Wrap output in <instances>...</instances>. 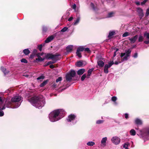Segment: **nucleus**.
<instances>
[{
	"mask_svg": "<svg viewBox=\"0 0 149 149\" xmlns=\"http://www.w3.org/2000/svg\"><path fill=\"white\" fill-rule=\"evenodd\" d=\"M28 100L32 105L39 109L43 107L45 103L44 98L41 95L32 97Z\"/></svg>",
	"mask_w": 149,
	"mask_h": 149,
	"instance_id": "nucleus-1",
	"label": "nucleus"
},
{
	"mask_svg": "<svg viewBox=\"0 0 149 149\" xmlns=\"http://www.w3.org/2000/svg\"><path fill=\"white\" fill-rule=\"evenodd\" d=\"M65 112L62 109L54 110L51 112L49 115L50 121L52 122L56 121L63 117Z\"/></svg>",
	"mask_w": 149,
	"mask_h": 149,
	"instance_id": "nucleus-2",
	"label": "nucleus"
},
{
	"mask_svg": "<svg viewBox=\"0 0 149 149\" xmlns=\"http://www.w3.org/2000/svg\"><path fill=\"white\" fill-rule=\"evenodd\" d=\"M4 100H7L11 102V108H16L20 106L23 101V98L20 96L17 95L13 97L11 99V101L8 99Z\"/></svg>",
	"mask_w": 149,
	"mask_h": 149,
	"instance_id": "nucleus-3",
	"label": "nucleus"
},
{
	"mask_svg": "<svg viewBox=\"0 0 149 149\" xmlns=\"http://www.w3.org/2000/svg\"><path fill=\"white\" fill-rule=\"evenodd\" d=\"M11 102L8 100H5L4 99L0 97V117L3 116L4 113L2 111L6 107L7 108H11Z\"/></svg>",
	"mask_w": 149,
	"mask_h": 149,
	"instance_id": "nucleus-4",
	"label": "nucleus"
},
{
	"mask_svg": "<svg viewBox=\"0 0 149 149\" xmlns=\"http://www.w3.org/2000/svg\"><path fill=\"white\" fill-rule=\"evenodd\" d=\"M131 50L130 49H126L124 53H121L120 56L122 58L120 61L118 60V61H116L114 63L116 65H118L119 63H121L124 61L127 60L130 56Z\"/></svg>",
	"mask_w": 149,
	"mask_h": 149,
	"instance_id": "nucleus-5",
	"label": "nucleus"
},
{
	"mask_svg": "<svg viewBox=\"0 0 149 149\" xmlns=\"http://www.w3.org/2000/svg\"><path fill=\"white\" fill-rule=\"evenodd\" d=\"M59 56V55L57 54L53 55L50 54H47L45 56L46 58L47 59H51L52 60V61L48 62L46 65H45V66H47L56 63L57 61L58 60V57Z\"/></svg>",
	"mask_w": 149,
	"mask_h": 149,
	"instance_id": "nucleus-6",
	"label": "nucleus"
},
{
	"mask_svg": "<svg viewBox=\"0 0 149 149\" xmlns=\"http://www.w3.org/2000/svg\"><path fill=\"white\" fill-rule=\"evenodd\" d=\"M140 132L142 138L149 139V127L143 129Z\"/></svg>",
	"mask_w": 149,
	"mask_h": 149,
	"instance_id": "nucleus-7",
	"label": "nucleus"
},
{
	"mask_svg": "<svg viewBox=\"0 0 149 149\" xmlns=\"http://www.w3.org/2000/svg\"><path fill=\"white\" fill-rule=\"evenodd\" d=\"M76 72L74 70H71L69 73L66 76V79L67 81H70L71 80L72 77L75 75Z\"/></svg>",
	"mask_w": 149,
	"mask_h": 149,
	"instance_id": "nucleus-8",
	"label": "nucleus"
},
{
	"mask_svg": "<svg viewBox=\"0 0 149 149\" xmlns=\"http://www.w3.org/2000/svg\"><path fill=\"white\" fill-rule=\"evenodd\" d=\"M76 116L74 114H71L69 115L68 118L67 119V121L68 122H72V125H74L77 122V121H74L76 118Z\"/></svg>",
	"mask_w": 149,
	"mask_h": 149,
	"instance_id": "nucleus-9",
	"label": "nucleus"
},
{
	"mask_svg": "<svg viewBox=\"0 0 149 149\" xmlns=\"http://www.w3.org/2000/svg\"><path fill=\"white\" fill-rule=\"evenodd\" d=\"M114 64L113 61H111L109 62L108 64H106L105 65L104 68V72L107 74L109 72L108 69L111 67V66Z\"/></svg>",
	"mask_w": 149,
	"mask_h": 149,
	"instance_id": "nucleus-10",
	"label": "nucleus"
},
{
	"mask_svg": "<svg viewBox=\"0 0 149 149\" xmlns=\"http://www.w3.org/2000/svg\"><path fill=\"white\" fill-rule=\"evenodd\" d=\"M112 142L115 145L119 144L120 142V139L119 137L117 136L113 137L111 139Z\"/></svg>",
	"mask_w": 149,
	"mask_h": 149,
	"instance_id": "nucleus-11",
	"label": "nucleus"
},
{
	"mask_svg": "<svg viewBox=\"0 0 149 149\" xmlns=\"http://www.w3.org/2000/svg\"><path fill=\"white\" fill-rule=\"evenodd\" d=\"M97 63L98 65L101 68L103 67L104 65V63L102 60L104 61V58H99V57H97Z\"/></svg>",
	"mask_w": 149,
	"mask_h": 149,
	"instance_id": "nucleus-12",
	"label": "nucleus"
},
{
	"mask_svg": "<svg viewBox=\"0 0 149 149\" xmlns=\"http://www.w3.org/2000/svg\"><path fill=\"white\" fill-rule=\"evenodd\" d=\"M86 64V61H81L77 62L76 65L79 67H81L84 66Z\"/></svg>",
	"mask_w": 149,
	"mask_h": 149,
	"instance_id": "nucleus-13",
	"label": "nucleus"
},
{
	"mask_svg": "<svg viewBox=\"0 0 149 149\" xmlns=\"http://www.w3.org/2000/svg\"><path fill=\"white\" fill-rule=\"evenodd\" d=\"M137 12L139 13V15L141 19L143 16V14L142 10L140 8H137Z\"/></svg>",
	"mask_w": 149,
	"mask_h": 149,
	"instance_id": "nucleus-14",
	"label": "nucleus"
},
{
	"mask_svg": "<svg viewBox=\"0 0 149 149\" xmlns=\"http://www.w3.org/2000/svg\"><path fill=\"white\" fill-rule=\"evenodd\" d=\"M107 140V138L105 137L102 138L101 141V143L102 144V146L103 147H104L106 145V142Z\"/></svg>",
	"mask_w": 149,
	"mask_h": 149,
	"instance_id": "nucleus-15",
	"label": "nucleus"
},
{
	"mask_svg": "<svg viewBox=\"0 0 149 149\" xmlns=\"http://www.w3.org/2000/svg\"><path fill=\"white\" fill-rule=\"evenodd\" d=\"M138 38V36L137 35H135L134 37L129 39V40L132 43H134L137 39Z\"/></svg>",
	"mask_w": 149,
	"mask_h": 149,
	"instance_id": "nucleus-16",
	"label": "nucleus"
},
{
	"mask_svg": "<svg viewBox=\"0 0 149 149\" xmlns=\"http://www.w3.org/2000/svg\"><path fill=\"white\" fill-rule=\"evenodd\" d=\"M54 38L53 36H51L48 37L45 40V42L46 43H49Z\"/></svg>",
	"mask_w": 149,
	"mask_h": 149,
	"instance_id": "nucleus-17",
	"label": "nucleus"
},
{
	"mask_svg": "<svg viewBox=\"0 0 149 149\" xmlns=\"http://www.w3.org/2000/svg\"><path fill=\"white\" fill-rule=\"evenodd\" d=\"M135 123L138 125H141L142 124V122L141 120L138 118H137L135 120Z\"/></svg>",
	"mask_w": 149,
	"mask_h": 149,
	"instance_id": "nucleus-18",
	"label": "nucleus"
},
{
	"mask_svg": "<svg viewBox=\"0 0 149 149\" xmlns=\"http://www.w3.org/2000/svg\"><path fill=\"white\" fill-rule=\"evenodd\" d=\"M73 46L72 45H69L66 47V50L68 52H70L73 49Z\"/></svg>",
	"mask_w": 149,
	"mask_h": 149,
	"instance_id": "nucleus-19",
	"label": "nucleus"
},
{
	"mask_svg": "<svg viewBox=\"0 0 149 149\" xmlns=\"http://www.w3.org/2000/svg\"><path fill=\"white\" fill-rule=\"evenodd\" d=\"M85 72V70L84 69H81L79 70L77 72V74L79 75L82 74Z\"/></svg>",
	"mask_w": 149,
	"mask_h": 149,
	"instance_id": "nucleus-20",
	"label": "nucleus"
},
{
	"mask_svg": "<svg viewBox=\"0 0 149 149\" xmlns=\"http://www.w3.org/2000/svg\"><path fill=\"white\" fill-rule=\"evenodd\" d=\"M1 70L3 72L5 75L9 72V71L7 70L6 69L3 67H1Z\"/></svg>",
	"mask_w": 149,
	"mask_h": 149,
	"instance_id": "nucleus-21",
	"label": "nucleus"
},
{
	"mask_svg": "<svg viewBox=\"0 0 149 149\" xmlns=\"http://www.w3.org/2000/svg\"><path fill=\"white\" fill-rule=\"evenodd\" d=\"M38 58H36V60L40 62L44 61L45 58V57L44 58H42L40 56H37Z\"/></svg>",
	"mask_w": 149,
	"mask_h": 149,
	"instance_id": "nucleus-22",
	"label": "nucleus"
},
{
	"mask_svg": "<svg viewBox=\"0 0 149 149\" xmlns=\"http://www.w3.org/2000/svg\"><path fill=\"white\" fill-rule=\"evenodd\" d=\"M94 70L93 68H91L88 71V74L87 75L86 77L87 78H89L90 76H91L92 72Z\"/></svg>",
	"mask_w": 149,
	"mask_h": 149,
	"instance_id": "nucleus-23",
	"label": "nucleus"
},
{
	"mask_svg": "<svg viewBox=\"0 0 149 149\" xmlns=\"http://www.w3.org/2000/svg\"><path fill=\"white\" fill-rule=\"evenodd\" d=\"M115 32L114 31H110L109 33V34L108 36V38H111V37L114 35Z\"/></svg>",
	"mask_w": 149,
	"mask_h": 149,
	"instance_id": "nucleus-24",
	"label": "nucleus"
},
{
	"mask_svg": "<svg viewBox=\"0 0 149 149\" xmlns=\"http://www.w3.org/2000/svg\"><path fill=\"white\" fill-rule=\"evenodd\" d=\"M117 99V98L116 96H113L111 97V100L114 102V104L117 105L118 104L116 102Z\"/></svg>",
	"mask_w": 149,
	"mask_h": 149,
	"instance_id": "nucleus-25",
	"label": "nucleus"
},
{
	"mask_svg": "<svg viewBox=\"0 0 149 149\" xmlns=\"http://www.w3.org/2000/svg\"><path fill=\"white\" fill-rule=\"evenodd\" d=\"M84 48L83 46H80L78 47L77 49V51L82 52L84 51Z\"/></svg>",
	"mask_w": 149,
	"mask_h": 149,
	"instance_id": "nucleus-26",
	"label": "nucleus"
},
{
	"mask_svg": "<svg viewBox=\"0 0 149 149\" xmlns=\"http://www.w3.org/2000/svg\"><path fill=\"white\" fill-rule=\"evenodd\" d=\"M130 145V143L128 142H127L124 144L123 145V147L125 149H128V147Z\"/></svg>",
	"mask_w": 149,
	"mask_h": 149,
	"instance_id": "nucleus-27",
	"label": "nucleus"
},
{
	"mask_svg": "<svg viewBox=\"0 0 149 149\" xmlns=\"http://www.w3.org/2000/svg\"><path fill=\"white\" fill-rule=\"evenodd\" d=\"M23 52L26 55H28L29 54L30 51L28 49H24L23 51Z\"/></svg>",
	"mask_w": 149,
	"mask_h": 149,
	"instance_id": "nucleus-28",
	"label": "nucleus"
},
{
	"mask_svg": "<svg viewBox=\"0 0 149 149\" xmlns=\"http://www.w3.org/2000/svg\"><path fill=\"white\" fill-rule=\"evenodd\" d=\"M130 133L131 135L134 136L136 134V132L134 130L132 129L130 131Z\"/></svg>",
	"mask_w": 149,
	"mask_h": 149,
	"instance_id": "nucleus-29",
	"label": "nucleus"
},
{
	"mask_svg": "<svg viewBox=\"0 0 149 149\" xmlns=\"http://www.w3.org/2000/svg\"><path fill=\"white\" fill-rule=\"evenodd\" d=\"M87 145L88 146H93L95 145V143L93 141H89L87 143Z\"/></svg>",
	"mask_w": 149,
	"mask_h": 149,
	"instance_id": "nucleus-30",
	"label": "nucleus"
},
{
	"mask_svg": "<svg viewBox=\"0 0 149 149\" xmlns=\"http://www.w3.org/2000/svg\"><path fill=\"white\" fill-rule=\"evenodd\" d=\"M80 20V18L79 17H77L76 20L75 21V22L73 23V25H76L79 22Z\"/></svg>",
	"mask_w": 149,
	"mask_h": 149,
	"instance_id": "nucleus-31",
	"label": "nucleus"
},
{
	"mask_svg": "<svg viewBox=\"0 0 149 149\" xmlns=\"http://www.w3.org/2000/svg\"><path fill=\"white\" fill-rule=\"evenodd\" d=\"M47 30V27L45 26H43L42 27V33L44 34L45 33Z\"/></svg>",
	"mask_w": 149,
	"mask_h": 149,
	"instance_id": "nucleus-32",
	"label": "nucleus"
},
{
	"mask_svg": "<svg viewBox=\"0 0 149 149\" xmlns=\"http://www.w3.org/2000/svg\"><path fill=\"white\" fill-rule=\"evenodd\" d=\"M144 36L147 39H149V33L146 32L144 33Z\"/></svg>",
	"mask_w": 149,
	"mask_h": 149,
	"instance_id": "nucleus-33",
	"label": "nucleus"
},
{
	"mask_svg": "<svg viewBox=\"0 0 149 149\" xmlns=\"http://www.w3.org/2000/svg\"><path fill=\"white\" fill-rule=\"evenodd\" d=\"M143 40V37L142 36H140L139 38L138 41L139 42H142Z\"/></svg>",
	"mask_w": 149,
	"mask_h": 149,
	"instance_id": "nucleus-34",
	"label": "nucleus"
},
{
	"mask_svg": "<svg viewBox=\"0 0 149 149\" xmlns=\"http://www.w3.org/2000/svg\"><path fill=\"white\" fill-rule=\"evenodd\" d=\"M62 78L61 77H59L56 80V82L57 83L59 82V83H60V81L62 80Z\"/></svg>",
	"mask_w": 149,
	"mask_h": 149,
	"instance_id": "nucleus-35",
	"label": "nucleus"
},
{
	"mask_svg": "<svg viewBox=\"0 0 149 149\" xmlns=\"http://www.w3.org/2000/svg\"><path fill=\"white\" fill-rule=\"evenodd\" d=\"M76 54L78 56L79 58H81V54L80 52L79 51H77V52H76Z\"/></svg>",
	"mask_w": 149,
	"mask_h": 149,
	"instance_id": "nucleus-36",
	"label": "nucleus"
},
{
	"mask_svg": "<svg viewBox=\"0 0 149 149\" xmlns=\"http://www.w3.org/2000/svg\"><path fill=\"white\" fill-rule=\"evenodd\" d=\"M68 28L66 27H64L60 31V32H64L66 31L68 29Z\"/></svg>",
	"mask_w": 149,
	"mask_h": 149,
	"instance_id": "nucleus-37",
	"label": "nucleus"
},
{
	"mask_svg": "<svg viewBox=\"0 0 149 149\" xmlns=\"http://www.w3.org/2000/svg\"><path fill=\"white\" fill-rule=\"evenodd\" d=\"M113 13L112 12H111L108 14L107 17H110L113 16Z\"/></svg>",
	"mask_w": 149,
	"mask_h": 149,
	"instance_id": "nucleus-38",
	"label": "nucleus"
},
{
	"mask_svg": "<svg viewBox=\"0 0 149 149\" xmlns=\"http://www.w3.org/2000/svg\"><path fill=\"white\" fill-rule=\"evenodd\" d=\"M103 122V120H98L96 121V123L97 124H100Z\"/></svg>",
	"mask_w": 149,
	"mask_h": 149,
	"instance_id": "nucleus-39",
	"label": "nucleus"
},
{
	"mask_svg": "<svg viewBox=\"0 0 149 149\" xmlns=\"http://www.w3.org/2000/svg\"><path fill=\"white\" fill-rule=\"evenodd\" d=\"M129 35L128 32H125L123 34L122 36L123 37H125Z\"/></svg>",
	"mask_w": 149,
	"mask_h": 149,
	"instance_id": "nucleus-40",
	"label": "nucleus"
},
{
	"mask_svg": "<svg viewBox=\"0 0 149 149\" xmlns=\"http://www.w3.org/2000/svg\"><path fill=\"white\" fill-rule=\"evenodd\" d=\"M86 77V76L85 74H84L81 77V80L82 81H83Z\"/></svg>",
	"mask_w": 149,
	"mask_h": 149,
	"instance_id": "nucleus-41",
	"label": "nucleus"
},
{
	"mask_svg": "<svg viewBox=\"0 0 149 149\" xmlns=\"http://www.w3.org/2000/svg\"><path fill=\"white\" fill-rule=\"evenodd\" d=\"M77 7L76 5L75 4H74L73 6H72V8L74 10L75 12L76 11V8Z\"/></svg>",
	"mask_w": 149,
	"mask_h": 149,
	"instance_id": "nucleus-42",
	"label": "nucleus"
},
{
	"mask_svg": "<svg viewBox=\"0 0 149 149\" xmlns=\"http://www.w3.org/2000/svg\"><path fill=\"white\" fill-rule=\"evenodd\" d=\"M21 62L26 63L28 62V61L26 60L24 58H22L21 60Z\"/></svg>",
	"mask_w": 149,
	"mask_h": 149,
	"instance_id": "nucleus-43",
	"label": "nucleus"
},
{
	"mask_svg": "<svg viewBox=\"0 0 149 149\" xmlns=\"http://www.w3.org/2000/svg\"><path fill=\"white\" fill-rule=\"evenodd\" d=\"M47 83V82L46 81H44L43 82H42L41 84L40 85V87H42L44 86Z\"/></svg>",
	"mask_w": 149,
	"mask_h": 149,
	"instance_id": "nucleus-44",
	"label": "nucleus"
},
{
	"mask_svg": "<svg viewBox=\"0 0 149 149\" xmlns=\"http://www.w3.org/2000/svg\"><path fill=\"white\" fill-rule=\"evenodd\" d=\"M42 44L39 45L38 46V48L39 50L40 51H42Z\"/></svg>",
	"mask_w": 149,
	"mask_h": 149,
	"instance_id": "nucleus-45",
	"label": "nucleus"
},
{
	"mask_svg": "<svg viewBox=\"0 0 149 149\" xmlns=\"http://www.w3.org/2000/svg\"><path fill=\"white\" fill-rule=\"evenodd\" d=\"M149 15V8L146 10V17H148Z\"/></svg>",
	"mask_w": 149,
	"mask_h": 149,
	"instance_id": "nucleus-46",
	"label": "nucleus"
},
{
	"mask_svg": "<svg viewBox=\"0 0 149 149\" xmlns=\"http://www.w3.org/2000/svg\"><path fill=\"white\" fill-rule=\"evenodd\" d=\"M84 50L85 51L87 52L88 53L90 52V50L89 48H84Z\"/></svg>",
	"mask_w": 149,
	"mask_h": 149,
	"instance_id": "nucleus-47",
	"label": "nucleus"
},
{
	"mask_svg": "<svg viewBox=\"0 0 149 149\" xmlns=\"http://www.w3.org/2000/svg\"><path fill=\"white\" fill-rule=\"evenodd\" d=\"M91 6L93 10H95V8L94 7V5L93 3H91Z\"/></svg>",
	"mask_w": 149,
	"mask_h": 149,
	"instance_id": "nucleus-48",
	"label": "nucleus"
},
{
	"mask_svg": "<svg viewBox=\"0 0 149 149\" xmlns=\"http://www.w3.org/2000/svg\"><path fill=\"white\" fill-rule=\"evenodd\" d=\"M137 56H138V54L137 53H135L134 54V55L133 56V57L135 58H137Z\"/></svg>",
	"mask_w": 149,
	"mask_h": 149,
	"instance_id": "nucleus-49",
	"label": "nucleus"
},
{
	"mask_svg": "<svg viewBox=\"0 0 149 149\" xmlns=\"http://www.w3.org/2000/svg\"><path fill=\"white\" fill-rule=\"evenodd\" d=\"M44 54V53H38L37 55V56H42V55Z\"/></svg>",
	"mask_w": 149,
	"mask_h": 149,
	"instance_id": "nucleus-50",
	"label": "nucleus"
},
{
	"mask_svg": "<svg viewBox=\"0 0 149 149\" xmlns=\"http://www.w3.org/2000/svg\"><path fill=\"white\" fill-rule=\"evenodd\" d=\"M147 0H144L143 2H141V4L142 5H143L145 3L147 2Z\"/></svg>",
	"mask_w": 149,
	"mask_h": 149,
	"instance_id": "nucleus-51",
	"label": "nucleus"
},
{
	"mask_svg": "<svg viewBox=\"0 0 149 149\" xmlns=\"http://www.w3.org/2000/svg\"><path fill=\"white\" fill-rule=\"evenodd\" d=\"M44 78L43 76H40L37 78V80H40L41 79H43Z\"/></svg>",
	"mask_w": 149,
	"mask_h": 149,
	"instance_id": "nucleus-52",
	"label": "nucleus"
},
{
	"mask_svg": "<svg viewBox=\"0 0 149 149\" xmlns=\"http://www.w3.org/2000/svg\"><path fill=\"white\" fill-rule=\"evenodd\" d=\"M128 117V115L127 113H125V118H126V119H127Z\"/></svg>",
	"mask_w": 149,
	"mask_h": 149,
	"instance_id": "nucleus-53",
	"label": "nucleus"
},
{
	"mask_svg": "<svg viewBox=\"0 0 149 149\" xmlns=\"http://www.w3.org/2000/svg\"><path fill=\"white\" fill-rule=\"evenodd\" d=\"M73 19V18L72 17H70L68 19V21H72Z\"/></svg>",
	"mask_w": 149,
	"mask_h": 149,
	"instance_id": "nucleus-54",
	"label": "nucleus"
},
{
	"mask_svg": "<svg viewBox=\"0 0 149 149\" xmlns=\"http://www.w3.org/2000/svg\"><path fill=\"white\" fill-rule=\"evenodd\" d=\"M144 43H146V44H148L149 43V40L147 41H144Z\"/></svg>",
	"mask_w": 149,
	"mask_h": 149,
	"instance_id": "nucleus-55",
	"label": "nucleus"
},
{
	"mask_svg": "<svg viewBox=\"0 0 149 149\" xmlns=\"http://www.w3.org/2000/svg\"><path fill=\"white\" fill-rule=\"evenodd\" d=\"M50 68H54V66L53 65H50Z\"/></svg>",
	"mask_w": 149,
	"mask_h": 149,
	"instance_id": "nucleus-56",
	"label": "nucleus"
},
{
	"mask_svg": "<svg viewBox=\"0 0 149 149\" xmlns=\"http://www.w3.org/2000/svg\"><path fill=\"white\" fill-rule=\"evenodd\" d=\"M136 3L137 5H140V2H136Z\"/></svg>",
	"mask_w": 149,
	"mask_h": 149,
	"instance_id": "nucleus-57",
	"label": "nucleus"
},
{
	"mask_svg": "<svg viewBox=\"0 0 149 149\" xmlns=\"http://www.w3.org/2000/svg\"><path fill=\"white\" fill-rule=\"evenodd\" d=\"M116 52H115L114 53V54H113V57H115V56H116Z\"/></svg>",
	"mask_w": 149,
	"mask_h": 149,
	"instance_id": "nucleus-58",
	"label": "nucleus"
},
{
	"mask_svg": "<svg viewBox=\"0 0 149 149\" xmlns=\"http://www.w3.org/2000/svg\"><path fill=\"white\" fill-rule=\"evenodd\" d=\"M53 86L54 87H56V85L55 84H53Z\"/></svg>",
	"mask_w": 149,
	"mask_h": 149,
	"instance_id": "nucleus-59",
	"label": "nucleus"
},
{
	"mask_svg": "<svg viewBox=\"0 0 149 149\" xmlns=\"http://www.w3.org/2000/svg\"><path fill=\"white\" fill-rule=\"evenodd\" d=\"M118 50V49H116V51H115V52H117Z\"/></svg>",
	"mask_w": 149,
	"mask_h": 149,
	"instance_id": "nucleus-60",
	"label": "nucleus"
},
{
	"mask_svg": "<svg viewBox=\"0 0 149 149\" xmlns=\"http://www.w3.org/2000/svg\"><path fill=\"white\" fill-rule=\"evenodd\" d=\"M97 57H99V58H102L101 56H98Z\"/></svg>",
	"mask_w": 149,
	"mask_h": 149,
	"instance_id": "nucleus-61",
	"label": "nucleus"
}]
</instances>
